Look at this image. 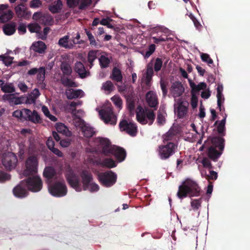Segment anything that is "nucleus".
Segmentation results:
<instances>
[{
	"instance_id": "f257e3e1",
	"label": "nucleus",
	"mask_w": 250,
	"mask_h": 250,
	"mask_svg": "<svg viewBox=\"0 0 250 250\" xmlns=\"http://www.w3.org/2000/svg\"><path fill=\"white\" fill-rule=\"evenodd\" d=\"M99 142L102 154L106 156L113 155L120 162L125 160L126 157V152L124 148L115 146H111L110 141L107 138H100Z\"/></svg>"
},
{
	"instance_id": "f03ea898",
	"label": "nucleus",
	"mask_w": 250,
	"mask_h": 250,
	"mask_svg": "<svg viewBox=\"0 0 250 250\" xmlns=\"http://www.w3.org/2000/svg\"><path fill=\"white\" fill-rule=\"evenodd\" d=\"M201 188L194 181L186 179L179 186L177 196L179 199L188 197L198 196L200 195Z\"/></svg>"
},
{
	"instance_id": "7ed1b4c3",
	"label": "nucleus",
	"mask_w": 250,
	"mask_h": 250,
	"mask_svg": "<svg viewBox=\"0 0 250 250\" xmlns=\"http://www.w3.org/2000/svg\"><path fill=\"white\" fill-rule=\"evenodd\" d=\"M225 147V139L216 136L210 139V144L208 146L207 155L214 162L217 161L222 155Z\"/></svg>"
},
{
	"instance_id": "20e7f679",
	"label": "nucleus",
	"mask_w": 250,
	"mask_h": 250,
	"mask_svg": "<svg viewBox=\"0 0 250 250\" xmlns=\"http://www.w3.org/2000/svg\"><path fill=\"white\" fill-rule=\"evenodd\" d=\"M137 121L142 125L148 124L151 125L155 119V113L152 109H144L142 106L138 105L136 111Z\"/></svg>"
},
{
	"instance_id": "39448f33",
	"label": "nucleus",
	"mask_w": 250,
	"mask_h": 250,
	"mask_svg": "<svg viewBox=\"0 0 250 250\" xmlns=\"http://www.w3.org/2000/svg\"><path fill=\"white\" fill-rule=\"evenodd\" d=\"M98 179L102 186L110 188L116 183L117 175L112 170H107L99 173Z\"/></svg>"
},
{
	"instance_id": "423d86ee",
	"label": "nucleus",
	"mask_w": 250,
	"mask_h": 250,
	"mask_svg": "<svg viewBox=\"0 0 250 250\" xmlns=\"http://www.w3.org/2000/svg\"><path fill=\"white\" fill-rule=\"evenodd\" d=\"M101 119L106 124L115 125L117 123V116L111 104L104 106L99 111Z\"/></svg>"
},
{
	"instance_id": "0eeeda50",
	"label": "nucleus",
	"mask_w": 250,
	"mask_h": 250,
	"mask_svg": "<svg viewBox=\"0 0 250 250\" xmlns=\"http://www.w3.org/2000/svg\"><path fill=\"white\" fill-rule=\"evenodd\" d=\"M158 148V155L162 160H167L173 155L177 148V145L172 142L164 143Z\"/></svg>"
},
{
	"instance_id": "6e6552de",
	"label": "nucleus",
	"mask_w": 250,
	"mask_h": 250,
	"mask_svg": "<svg viewBox=\"0 0 250 250\" xmlns=\"http://www.w3.org/2000/svg\"><path fill=\"white\" fill-rule=\"evenodd\" d=\"M50 193L55 197H62L66 195L67 189L64 182L58 181L48 187Z\"/></svg>"
},
{
	"instance_id": "1a4fd4ad",
	"label": "nucleus",
	"mask_w": 250,
	"mask_h": 250,
	"mask_svg": "<svg viewBox=\"0 0 250 250\" xmlns=\"http://www.w3.org/2000/svg\"><path fill=\"white\" fill-rule=\"evenodd\" d=\"M24 182L28 189L32 192H38L42 188V182L39 176L29 177Z\"/></svg>"
},
{
	"instance_id": "9d476101",
	"label": "nucleus",
	"mask_w": 250,
	"mask_h": 250,
	"mask_svg": "<svg viewBox=\"0 0 250 250\" xmlns=\"http://www.w3.org/2000/svg\"><path fill=\"white\" fill-rule=\"evenodd\" d=\"M65 178L67 183L71 187L76 191L80 192L82 190L79 177L71 169L68 170L65 174Z\"/></svg>"
},
{
	"instance_id": "9b49d317",
	"label": "nucleus",
	"mask_w": 250,
	"mask_h": 250,
	"mask_svg": "<svg viewBox=\"0 0 250 250\" xmlns=\"http://www.w3.org/2000/svg\"><path fill=\"white\" fill-rule=\"evenodd\" d=\"M38 161L36 156L29 157L25 162L26 169L23 171V174L25 176L32 175L37 172Z\"/></svg>"
},
{
	"instance_id": "f8f14e48",
	"label": "nucleus",
	"mask_w": 250,
	"mask_h": 250,
	"mask_svg": "<svg viewBox=\"0 0 250 250\" xmlns=\"http://www.w3.org/2000/svg\"><path fill=\"white\" fill-rule=\"evenodd\" d=\"M119 127L121 131H125L131 136L134 137L137 135L138 128L134 123L123 120L120 122Z\"/></svg>"
},
{
	"instance_id": "ddd939ff",
	"label": "nucleus",
	"mask_w": 250,
	"mask_h": 250,
	"mask_svg": "<svg viewBox=\"0 0 250 250\" xmlns=\"http://www.w3.org/2000/svg\"><path fill=\"white\" fill-rule=\"evenodd\" d=\"M18 162L16 156L13 153H8L3 155L2 163L7 170H11L14 168Z\"/></svg>"
},
{
	"instance_id": "4468645a",
	"label": "nucleus",
	"mask_w": 250,
	"mask_h": 250,
	"mask_svg": "<svg viewBox=\"0 0 250 250\" xmlns=\"http://www.w3.org/2000/svg\"><path fill=\"white\" fill-rule=\"evenodd\" d=\"M188 103L186 101H179L174 104V111L177 113V118L183 119L188 114Z\"/></svg>"
},
{
	"instance_id": "2eb2a0df",
	"label": "nucleus",
	"mask_w": 250,
	"mask_h": 250,
	"mask_svg": "<svg viewBox=\"0 0 250 250\" xmlns=\"http://www.w3.org/2000/svg\"><path fill=\"white\" fill-rule=\"evenodd\" d=\"M24 111V121H29L35 124L41 123V118L36 110H34L32 111L31 110L26 108Z\"/></svg>"
},
{
	"instance_id": "dca6fc26",
	"label": "nucleus",
	"mask_w": 250,
	"mask_h": 250,
	"mask_svg": "<svg viewBox=\"0 0 250 250\" xmlns=\"http://www.w3.org/2000/svg\"><path fill=\"white\" fill-rule=\"evenodd\" d=\"M15 10L17 17L19 18L28 20L31 17V12L28 10L23 3H21L16 6Z\"/></svg>"
},
{
	"instance_id": "f3484780",
	"label": "nucleus",
	"mask_w": 250,
	"mask_h": 250,
	"mask_svg": "<svg viewBox=\"0 0 250 250\" xmlns=\"http://www.w3.org/2000/svg\"><path fill=\"white\" fill-rule=\"evenodd\" d=\"M25 183L24 180L22 181L20 184L17 185L13 189V192L14 195L18 198H24L25 197L28 192L25 187Z\"/></svg>"
},
{
	"instance_id": "a211bd4d",
	"label": "nucleus",
	"mask_w": 250,
	"mask_h": 250,
	"mask_svg": "<svg viewBox=\"0 0 250 250\" xmlns=\"http://www.w3.org/2000/svg\"><path fill=\"white\" fill-rule=\"evenodd\" d=\"M179 133V129L176 126H172L169 130L163 135L164 143L171 142L175 139L177 135Z\"/></svg>"
},
{
	"instance_id": "6ab92c4d",
	"label": "nucleus",
	"mask_w": 250,
	"mask_h": 250,
	"mask_svg": "<svg viewBox=\"0 0 250 250\" xmlns=\"http://www.w3.org/2000/svg\"><path fill=\"white\" fill-rule=\"evenodd\" d=\"M74 70L82 79L86 78L90 74L89 72L86 70L84 65L81 62L78 61L75 63Z\"/></svg>"
},
{
	"instance_id": "aec40b11",
	"label": "nucleus",
	"mask_w": 250,
	"mask_h": 250,
	"mask_svg": "<svg viewBox=\"0 0 250 250\" xmlns=\"http://www.w3.org/2000/svg\"><path fill=\"white\" fill-rule=\"evenodd\" d=\"M146 103L150 107L157 108L158 101L156 94L152 91H148L146 95Z\"/></svg>"
},
{
	"instance_id": "412c9836",
	"label": "nucleus",
	"mask_w": 250,
	"mask_h": 250,
	"mask_svg": "<svg viewBox=\"0 0 250 250\" xmlns=\"http://www.w3.org/2000/svg\"><path fill=\"white\" fill-rule=\"evenodd\" d=\"M184 90L185 89L183 84L179 81L173 83L171 86V91L174 97L181 96Z\"/></svg>"
},
{
	"instance_id": "4be33fe9",
	"label": "nucleus",
	"mask_w": 250,
	"mask_h": 250,
	"mask_svg": "<svg viewBox=\"0 0 250 250\" xmlns=\"http://www.w3.org/2000/svg\"><path fill=\"white\" fill-rule=\"evenodd\" d=\"M81 177L83 184V189L85 190L88 189L89 184L92 180V175L88 171L84 170L82 172Z\"/></svg>"
},
{
	"instance_id": "5701e85b",
	"label": "nucleus",
	"mask_w": 250,
	"mask_h": 250,
	"mask_svg": "<svg viewBox=\"0 0 250 250\" xmlns=\"http://www.w3.org/2000/svg\"><path fill=\"white\" fill-rule=\"evenodd\" d=\"M110 78L115 82L122 83L123 76L120 69L117 67H114L111 71Z\"/></svg>"
},
{
	"instance_id": "b1692460",
	"label": "nucleus",
	"mask_w": 250,
	"mask_h": 250,
	"mask_svg": "<svg viewBox=\"0 0 250 250\" xmlns=\"http://www.w3.org/2000/svg\"><path fill=\"white\" fill-rule=\"evenodd\" d=\"M189 85L191 88V93L196 94L201 90H204L207 87V84L204 82H201L198 84H196L191 80H189Z\"/></svg>"
},
{
	"instance_id": "393cba45",
	"label": "nucleus",
	"mask_w": 250,
	"mask_h": 250,
	"mask_svg": "<svg viewBox=\"0 0 250 250\" xmlns=\"http://www.w3.org/2000/svg\"><path fill=\"white\" fill-rule=\"evenodd\" d=\"M31 47L33 51L39 54L44 53L46 49V44L42 41H38L34 42Z\"/></svg>"
},
{
	"instance_id": "a878e982",
	"label": "nucleus",
	"mask_w": 250,
	"mask_h": 250,
	"mask_svg": "<svg viewBox=\"0 0 250 250\" xmlns=\"http://www.w3.org/2000/svg\"><path fill=\"white\" fill-rule=\"evenodd\" d=\"M62 7V3L61 0L54 1L49 6L48 9L53 14L59 13Z\"/></svg>"
},
{
	"instance_id": "bb28decb",
	"label": "nucleus",
	"mask_w": 250,
	"mask_h": 250,
	"mask_svg": "<svg viewBox=\"0 0 250 250\" xmlns=\"http://www.w3.org/2000/svg\"><path fill=\"white\" fill-rule=\"evenodd\" d=\"M100 54L101 51L99 50H91L88 52L87 55V61L89 63L90 68H91L93 66L94 61Z\"/></svg>"
},
{
	"instance_id": "cd10ccee",
	"label": "nucleus",
	"mask_w": 250,
	"mask_h": 250,
	"mask_svg": "<svg viewBox=\"0 0 250 250\" xmlns=\"http://www.w3.org/2000/svg\"><path fill=\"white\" fill-rule=\"evenodd\" d=\"M57 172L54 167L48 166L45 167L43 176L48 180H51L56 175Z\"/></svg>"
},
{
	"instance_id": "c85d7f7f",
	"label": "nucleus",
	"mask_w": 250,
	"mask_h": 250,
	"mask_svg": "<svg viewBox=\"0 0 250 250\" xmlns=\"http://www.w3.org/2000/svg\"><path fill=\"white\" fill-rule=\"evenodd\" d=\"M3 99L8 101L10 104L15 105L20 104L22 103V97H16L14 94H10L3 95Z\"/></svg>"
},
{
	"instance_id": "c756f323",
	"label": "nucleus",
	"mask_w": 250,
	"mask_h": 250,
	"mask_svg": "<svg viewBox=\"0 0 250 250\" xmlns=\"http://www.w3.org/2000/svg\"><path fill=\"white\" fill-rule=\"evenodd\" d=\"M69 36L66 35L60 38L58 42V44L61 47L66 49H71L73 48V44L69 42Z\"/></svg>"
},
{
	"instance_id": "7c9ffc66",
	"label": "nucleus",
	"mask_w": 250,
	"mask_h": 250,
	"mask_svg": "<svg viewBox=\"0 0 250 250\" xmlns=\"http://www.w3.org/2000/svg\"><path fill=\"white\" fill-rule=\"evenodd\" d=\"M83 92V91L81 89H69L66 90L65 94L67 99L71 100L79 97Z\"/></svg>"
},
{
	"instance_id": "2f4dec72",
	"label": "nucleus",
	"mask_w": 250,
	"mask_h": 250,
	"mask_svg": "<svg viewBox=\"0 0 250 250\" xmlns=\"http://www.w3.org/2000/svg\"><path fill=\"white\" fill-rule=\"evenodd\" d=\"M54 23V19L52 17L47 13H43L40 23L43 25H52Z\"/></svg>"
},
{
	"instance_id": "473e14b6",
	"label": "nucleus",
	"mask_w": 250,
	"mask_h": 250,
	"mask_svg": "<svg viewBox=\"0 0 250 250\" xmlns=\"http://www.w3.org/2000/svg\"><path fill=\"white\" fill-rule=\"evenodd\" d=\"M3 32L6 35H12L16 31V23L12 22L5 25L3 28Z\"/></svg>"
},
{
	"instance_id": "72a5a7b5",
	"label": "nucleus",
	"mask_w": 250,
	"mask_h": 250,
	"mask_svg": "<svg viewBox=\"0 0 250 250\" xmlns=\"http://www.w3.org/2000/svg\"><path fill=\"white\" fill-rule=\"evenodd\" d=\"M84 32L87 36L89 42V43L91 46H94L97 48H98L101 46V45L96 42L95 37L92 35L90 30L85 29Z\"/></svg>"
},
{
	"instance_id": "f704fd0d",
	"label": "nucleus",
	"mask_w": 250,
	"mask_h": 250,
	"mask_svg": "<svg viewBox=\"0 0 250 250\" xmlns=\"http://www.w3.org/2000/svg\"><path fill=\"white\" fill-rule=\"evenodd\" d=\"M82 130L83 136L86 138H91L95 134L93 128L87 125H83Z\"/></svg>"
},
{
	"instance_id": "c9c22d12",
	"label": "nucleus",
	"mask_w": 250,
	"mask_h": 250,
	"mask_svg": "<svg viewBox=\"0 0 250 250\" xmlns=\"http://www.w3.org/2000/svg\"><path fill=\"white\" fill-rule=\"evenodd\" d=\"M13 13L10 10H8L7 11L3 12L1 13V15L0 16V22H6L10 20L13 18Z\"/></svg>"
},
{
	"instance_id": "e433bc0d",
	"label": "nucleus",
	"mask_w": 250,
	"mask_h": 250,
	"mask_svg": "<svg viewBox=\"0 0 250 250\" xmlns=\"http://www.w3.org/2000/svg\"><path fill=\"white\" fill-rule=\"evenodd\" d=\"M61 82L65 87H76L77 86V84L75 82L72 81L70 79L67 77H62L61 78Z\"/></svg>"
},
{
	"instance_id": "4c0bfd02",
	"label": "nucleus",
	"mask_w": 250,
	"mask_h": 250,
	"mask_svg": "<svg viewBox=\"0 0 250 250\" xmlns=\"http://www.w3.org/2000/svg\"><path fill=\"white\" fill-rule=\"evenodd\" d=\"M56 128L58 133H62L63 135L69 136L70 134V132L68 130V128L62 123H57Z\"/></svg>"
},
{
	"instance_id": "58836bf2",
	"label": "nucleus",
	"mask_w": 250,
	"mask_h": 250,
	"mask_svg": "<svg viewBox=\"0 0 250 250\" xmlns=\"http://www.w3.org/2000/svg\"><path fill=\"white\" fill-rule=\"evenodd\" d=\"M101 165L103 167L111 168L116 167L117 164L112 159L105 158L101 162Z\"/></svg>"
},
{
	"instance_id": "ea45409f",
	"label": "nucleus",
	"mask_w": 250,
	"mask_h": 250,
	"mask_svg": "<svg viewBox=\"0 0 250 250\" xmlns=\"http://www.w3.org/2000/svg\"><path fill=\"white\" fill-rule=\"evenodd\" d=\"M61 69L64 76H69L72 74L71 67L68 63H62L61 65Z\"/></svg>"
},
{
	"instance_id": "a19ab883",
	"label": "nucleus",
	"mask_w": 250,
	"mask_h": 250,
	"mask_svg": "<svg viewBox=\"0 0 250 250\" xmlns=\"http://www.w3.org/2000/svg\"><path fill=\"white\" fill-rule=\"evenodd\" d=\"M37 73V79L39 82L42 83V87L44 88L45 86V84L43 83V82L45 79V68L43 67H41L40 68H39V71Z\"/></svg>"
},
{
	"instance_id": "79ce46f5",
	"label": "nucleus",
	"mask_w": 250,
	"mask_h": 250,
	"mask_svg": "<svg viewBox=\"0 0 250 250\" xmlns=\"http://www.w3.org/2000/svg\"><path fill=\"white\" fill-rule=\"evenodd\" d=\"M27 27L31 33H36L38 35L42 34L41 27L37 23H29Z\"/></svg>"
},
{
	"instance_id": "37998d69",
	"label": "nucleus",
	"mask_w": 250,
	"mask_h": 250,
	"mask_svg": "<svg viewBox=\"0 0 250 250\" xmlns=\"http://www.w3.org/2000/svg\"><path fill=\"white\" fill-rule=\"evenodd\" d=\"M125 97L127 108L131 112L135 109V101L131 96H127Z\"/></svg>"
},
{
	"instance_id": "c03bdc74",
	"label": "nucleus",
	"mask_w": 250,
	"mask_h": 250,
	"mask_svg": "<svg viewBox=\"0 0 250 250\" xmlns=\"http://www.w3.org/2000/svg\"><path fill=\"white\" fill-rule=\"evenodd\" d=\"M99 61L101 68H106L110 63L109 59L104 55H101L99 58Z\"/></svg>"
},
{
	"instance_id": "a18cd8bd",
	"label": "nucleus",
	"mask_w": 250,
	"mask_h": 250,
	"mask_svg": "<svg viewBox=\"0 0 250 250\" xmlns=\"http://www.w3.org/2000/svg\"><path fill=\"white\" fill-rule=\"evenodd\" d=\"M14 57L10 56H4L3 55H0V61L3 62L5 65L10 66L13 62Z\"/></svg>"
},
{
	"instance_id": "49530a36",
	"label": "nucleus",
	"mask_w": 250,
	"mask_h": 250,
	"mask_svg": "<svg viewBox=\"0 0 250 250\" xmlns=\"http://www.w3.org/2000/svg\"><path fill=\"white\" fill-rule=\"evenodd\" d=\"M102 89L105 91L111 92L114 89V86L110 81H107L103 83Z\"/></svg>"
},
{
	"instance_id": "de8ad7c7",
	"label": "nucleus",
	"mask_w": 250,
	"mask_h": 250,
	"mask_svg": "<svg viewBox=\"0 0 250 250\" xmlns=\"http://www.w3.org/2000/svg\"><path fill=\"white\" fill-rule=\"evenodd\" d=\"M26 108H23L21 110L17 109L12 113V116L18 119L24 121V110Z\"/></svg>"
},
{
	"instance_id": "09e8293b",
	"label": "nucleus",
	"mask_w": 250,
	"mask_h": 250,
	"mask_svg": "<svg viewBox=\"0 0 250 250\" xmlns=\"http://www.w3.org/2000/svg\"><path fill=\"white\" fill-rule=\"evenodd\" d=\"M1 90L5 93H11L15 91V87L12 84H5L1 86Z\"/></svg>"
},
{
	"instance_id": "8fccbe9b",
	"label": "nucleus",
	"mask_w": 250,
	"mask_h": 250,
	"mask_svg": "<svg viewBox=\"0 0 250 250\" xmlns=\"http://www.w3.org/2000/svg\"><path fill=\"white\" fill-rule=\"evenodd\" d=\"M79 9L83 10L91 4L92 1L91 0H79Z\"/></svg>"
},
{
	"instance_id": "3c124183",
	"label": "nucleus",
	"mask_w": 250,
	"mask_h": 250,
	"mask_svg": "<svg viewBox=\"0 0 250 250\" xmlns=\"http://www.w3.org/2000/svg\"><path fill=\"white\" fill-rule=\"evenodd\" d=\"M151 61L150 62H149L146 66V76H148L149 77L152 78V76L154 74L153 69V63Z\"/></svg>"
},
{
	"instance_id": "603ef678",
	"label": "nucleus",
	"mask_w": 250,
	"mask_h": 250,
	"mask_svg": "<svg viewBox=\"0 0 250 250\" xmlns=\"http://www.w3.org/2000/svg\"><path fill=\"white\" fill-rule=\"evenodd\" d=\"M163 65V61L161 58H157L155 59V63L154 64V69L156 72L159 71Z\"/></svg>"
},
{
	"instance_id": "864d4df0",
	"label": "nucleus",
	"mask_w": 250,
	"mask_h": 250,
	"mask_svg": "<svg viewBox=\"0 0 250 250\" xmlns=\"http://www.w3.org/2000/svg\"><path fill=\"white\" fill-rule=\"evenodd\" d=\"M157 122L159 125H164L166 123L165 116L161 112L157 113Z\"/></svg>"
},
{
	"instance_id": "5fc2aeb1",
	"label": "nucleus",
	"mask_w": 250,
	"mask_h": 250,
	"mask_svg": "<svg viewBox=\"0 0 250 250\" xmlns=\"http://www.w3.org/2000/svg\"><path fill=\"white\" fill-rule=\"evenodd\" d=\"M217 105L220 110V111H222V104L224 102V98L223 95V93L220 92H218L217 93Z\"/></svg>"
},
{
	"instance_id": "6e6d98bb",
	"label": "nucleus",
	"mask_w": 250,
	"mask_h": 250,
	"mask_svg": "<svg viewBox=\"0 0 250 250\" xmlns=\"http://www.w3.org/2000/svg\"><path fill=\"white\" fill-rule=\"evenodd\" d=\"M201 198L199 199H194L191 202V206L193 209L196 210L201 207Z\"/></svg>"
},
{
	"instance_id": "4d7b16f0",
	"label": "nucleus",
	"mask_w": 250,
	"mask_h": 250,
	"mask_svg": "<svg viewBox=\"0 0 250 250\" xmlns=\"http://www.w3.org/2000/svg\"><path fill=\"white\" fill-rule=\"evenodd\" d=\"M201 58L202 61L208 63V64H212L213 60L210 58L209 55L206 53H202Z\"/></svg>"
},
{
	"instance_id": "13d9d810",
	"label": "nucleus",
	"mask_w": 250,
	"mask_h": 250,
	"mask_svg": "<svg viewBox=\"0 0 250 250\" xmlns=\"http://www.w3.org/2000/svg\"><path fill=\"white\" fill-rule=\"evenodd\" d=\"M201 163L204 167L208 168L209 169L212 168L211 162L208 158H203Z\"/></svg>"
},
{
	"instance_id": "bf43d9fd",
	"label": "nucleus",
	"mask_w": 250,
	"mask_h": 250,
	"mask_svg": "<svg viewBox=\"0 0 250 250\" xmlns=\"http://www.w3.org/2000/svg\"><path fill=\"white\" fill-rule=\"evenodd\" d=\"M50 31V28L48 27L44 28L43 32H42V34H39V38L42 40H44L46 39L47 36Z\"/></svg>"
},
{
	"instance_id": "052dcab7",
	"label": "nucleus",
	"mask_w": 250,
	"mask_h": 250,
	"mask_svg": "<svg viewBox=\"0 0 250 250\" xmlns=\"http://www.w3.org/2000/svg\"><path fill=\"white\" fill-rule=\"evenodd\" d=\"M42 5V2L40 0H32L30 3V7L32 8H38Z\"/></svg>"
},
{
	"instance_id": "680f3d73",
	"label": "nucleus",
	"mask_w": 250,
	"mask_h": 250,
	"mask_svg": "<svg viewBox=\"0 0 250 250\" xmlns=\"http://www.w3.org/2000/svg\"><path fill=\"white\" fill-rule=\"evenodd\" d=\"M191 105L192 107L194 109L196 108L198 104V98L196 96V94L194 93H191Z\"/></svg>"
},
{
	"instance_id": "e2e57ef3",
	"label": "nucleus",
	"mask_w": 250,
	"mask_h": 250,
	"mask_svg": "<svg viewBox=\"0 0 250 250\" xmlns=\"http://www.w3.org/2000/svg\"><path fill=\"white\" fill-rule=\"evenodd\" d=\"M66 3L69 8H74L79 4V0H67Z\"/></svg>"
},
{
	"instance_id": "0e129e2a",
	"label": "nucleus",
	"mask_w": 250,
	"mask_h": 250,
	"mask_svg": "<svg viewBox=\"0 0 250 250\" xmlns=\"http://www.w3.org/2000/svg\"><path fill=\"white\" fill-rule=\"evenodd\" d=\"M209 175H206V179L208 181L210 180H216L218 177L217 173L213 170H210Z\"/></svg>"
},
{
	"instance_id": "69168bd1",
	"label": "nucleus",
	"mask_w": 250,
	"mask_h": 250,
	"mask_svg": "<svg viewBox=\"0 0 250 250\" xmlns=\"http://www.w3.org/2000/svg\"><path fill=\"white\" fill-rule=\"evenodd\" d=\"M111 99H112V101L113 102L114 104L117 107H120L122 106V100L120 97L114 96L111 98Z\"/></svg>"
},
{
	"instance_id": "338daca9",
	"label": "nucleus",
	"mask_w": 250,
	"mask_h": 250,
	"mask_svg": "<svg viewBox=\"0 0 250 250\" xmlns=\"http://www.w3.org/2000/svg\"><path fill=\"white\" fill-rule=\"evenodd\" d=\"M217 130L221 136H224L225 135V126L219 124L217 127Z\"/></svg>"
},
{
	"instance_id": "774afa93",
	"label": "nucleus",
	"mask_w": 250,
	"mask_h": 250,
	"mask_svg": "<svg viewBox=\"0 0 250 250\" xmlns=\"http://www.w3.org/2000/svg\"><path fill=\"white\" fill-rule=\"evenodd\" d=\"M43 14V13L41 12H36L34 13L32 18L34 21H38L40 22Z\"/></svg>"
}]
</instances>
